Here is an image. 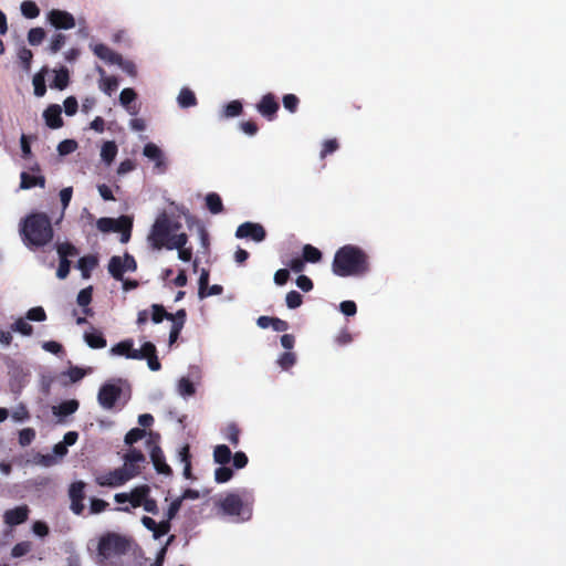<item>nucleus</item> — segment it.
<instances>
[{"label": "nucleus", "instance_id": "54", "mask_svg": "<svg viewBox=\"0 0 566 566\" xmlns=\"http://www.w3.org/2000/svg\"><path fill=\"white\" fill-rule=\"evenodd\" d=\"M118 82L115 77H105L101 82V90L108 96L117 88Z\"/></svg>", "mask_w": 566, "mask_h": 566}, {"label": "nucleus", "instance_id": "15", "mask_svg": "<svg viewBox=\"0 0 566 566\" xmlns=\"http://www.w3.org/2000/svg\"><path fill=\"white\" fill-rule=\"evenodd\" d=\"M29 509L27 505L17 506L8 510L3 514V521L10 526L19 525L27 521Z\"/></svg>", "mask_w": 566, "mask_h": 566}, {"label": "nucleus", "instance_id": "23", "mask_svg": "<svg viewBox=\"0 0 566 566\" xmlns=\"http://www.w3.org/2000/svg\"><path fill=\"white\" fill-rule=\"evenodd\" d=\"M91 49L96 56H98L99 59H102L106 62L115 63V62L119 61V55H117L115 52H113L105 44L92 43Z\"/></svg>", "mask_w": 566, "mask_h": 566}, {"label": "nucleus", "instance_id": "43", "mask_svg": "<svg viewBox=\"0 0 566 566\" xmlns=\"http://www.w3.org/2000/svg\"><path fill=\"white\" fill-rule=\"evenodd\" d=\"M25 318L32 322H44L46 319V314L42 306H36L27 312Z\"/></svg>", "mask_w": 566, "mask_h": 566}, {"label": "nucleus", "instance_id": "32", "mask_svg": "<svg viewBox=\"0 0 566 566\" xmlns=\"http://www.w3.org/2000/svg\"><path fill=\"white\" fill-rule=\"evenodd\" d=\"M13 332L20 333L23 336H31L33 327L28 323L27 318H18L11 326Z\"/></svg>", "mask_w": 566, "mask_h": 566}, {"label": "nucleus", "instance_id": "3", "mask_svg": "<svg viewBox=\"0 0 566 566\" xmlns=\"http://www.w3.org/2000/svg\"><path fill=\"white\" fill-rule=\"evenodd\" d=\"M21 235L29 248L48 244L53 238V229L49 217L44 213H34L27 217L21 226Z\"/></svg>", "mask_w": 566, "mask_h": 566}, {"label": "nucleus", "instance_id": "36", "mask_svg": "<svg viewBox=\"0 0 566 566\" xmlns=\"http://www.w3.org/2000/svg\"><path fill=\"white\" fill-rule=\"evenodd\" d=\"M206 203L210 212L212 213H219L222 210V201L219 195L217 193H209L206 197Z\"/></svg>", "mask_w": 566, "mask_h": 566}, {"label": "nucleus", "instance_id": "21", "mask_svg": "<svg viewBox=\"0 0 566 566\" xmlns=\"http://www.w3.org/2000/svg\"><path fill=\"white\" fill-rule=\"evenodd\" d=\"M256 108L261 115L271 117L279 109V104L272 94H266L262 97Z\"/></svg>", "mask_w": 566, "mask_h": 566}, {"label": "nucleus", "instance_id": "9", "mask_svg": "<svg viewBox=\"0 0 566 566\" xmlns=\"http://www.w3.org/2000/svg\"><path fill=\"white\" fill-rule=\"evenodd\" d=\"M46 21L57 30H71L75 27V18L65 10L52 9L46 13Z\"/></svg>", "mask_w": 566, "mask_h": 566}, {"label": "nucleus", "instance_id": "14", "mask_svg": "<svg viewBox=\"0 0 566 566\" xmlns=\"http://www.w3.org/2000/svg\"><path fill=\"white\" fill-rule=\"evenodd\" d=\"M140 522L146 530L151 532L155 539H159L164 535L168 534L171 527V524L168 523V521L163 520L160 522H156L149 516H143Z\"/></svg>", "mask_w": 566, "mask_h": 566}, {"label": "nucleus", "instance_id": "37", "mask_svg": "<svg viewBox=\"0 0 566 566\" xmlns=\"http://www.w3.org/2000/svg\"><path fill=\"white\" fill-rule=\"evenodd\" d=\"M60 259L67 260L69 256H76L78 254L76 248L67 242L60 243L56 247Z\"/></svg>", "mask_w": 566, "mask_h": 566}, {"label": "nucleus", "instance_id": "46", "mask_svg": "<svg viewBox=\"0 0 566 566\" xmlns=\"http://www.w3.org/2000/svg\"><path fill=\"white\" fill-rule=\"evenodd\" d=\"M181 504H182V501L180 497H176L175 500H172L167 509L164 521H168V523H170L171 520H174L176 517V515L178 514V512L181 507Z\"/></svg>", "mask_w": 566, "mask_h": 566}, {"label": "nucleus", "instance_id": "45", "mask_svg": "<svg viewBox=\"0 0 566 566\" xmlns=\"http://www.w3.org/2000/svg\"><path fill=\"white\" fill-rule=\"evenodd\" d=\"M85 483L77 481L71 484L69 495L71 500H83L84 499Z\"/></svg>", "mask_w": 566, "mask_h": 566}, {"label": "nucleus", "instance_id": "41", "mask_svg": "<svg viewBox=\"0 0 566 566\" xmlns=\"http://www.w3.org/2000/svg\"><path fill=\"white\" fill-rule=\"evenodd\" d=\"M276 361H277V365H279L282 369L286 370V369L291 368V367L295 364V361H296V356H295V354H294V353H292V352H286V353L281 354V355L277 357V360H276Z\"/></svg>", "mask_w": 566, "mask_h": 566}, {"label": "nucleus", "instance_id": "8", "mask_svg": "<svg viewBox=\"0 0 566 566\" xmlns=\"http://www.w3.org/2000/svg\"><path fill=\"white\" fill-rule=\"evenodd\" d=\"M145 462V457L136 449L129 450L124 457V464L120 468L127 481L137 476L140 473L142 464Z\"/></svg>", "mask_w": 566, "mask_h": 566}, {"label": "nucleus", "instance_id": "13", "mask_svg": "<svg viewBox=\"0 0 566 566\" xmlns=\"http://www.w3.org/2000/svg\"><path fill=\"white\" fill-rule=\"evenodd\" d=\"M95 481L98 485L108 488H118L127 482L120 468L98 474Z\"/></svg>", "mask_w": 566, "mask_h": 566}, {"label": "nucleus", "instance_id": "17", "mask_svg": "<svg viewBox=\"0 0 566 566\" xmlns=\"http://www.w3.org/2000/svg\"><path fill=\"white\" fill-rule=\"evenodd\" d=\"M77 438H78V434L77 432L75 431H69L64 434V438H63V441L62 442H59L56 443L54 447H53V455L54 458L56 459V461H59L60 459H62L63 457L66 455L67 453V447H71L73 444L76 443L77 441Z\"/></svg>", "mask_w": 566, "mask_h": 566}, {"label": "nucleus", "instance_id": "60", "mask_svg": "<svg viewBox=\"0 0 566 566\" xmlns=\"http://www.w3.org/2000/svg\"><path fill=\"white\" fill-rule=\"evenodd\" d=\"M34 461L36 464H39L41 467H45V468L52 467L57 463V461L53 454H38L34 458Z\"/></svg>", "mask_w": 566, "mask_h": 566}, {"label": "nucleus", "instance_id": "19", "mask_svg": "<svg viewBox=\"0 0 566 566\" xmlns=\"http://www.w3.org/2000/svg\"><path fill=\"white\" fill-rule=\"evenodd\" d=\"M78 409V401L75 399L66 400L52 407V412L59 419L73 415Z\"/></svg>", "mask_w": 566, "mask_h": 566}, {"label": "nucleus", "instance_id": "20", "mask_svg": "<svg viewBox=\"0 0 566 566\" xmlns=\"http://www.w3.org/2000/svg\"><path fill=\"white\" fill-rule=\"evenodd\" d=\"M140 352H143V354L145 353V358L147 359V365L150 370L158 371L161 368V365L156 356V347L153 343H144Z\"/></svg>", "mask_w": 566, "mask_h": 566}, {"label": "nucleus", "instance_id": "40", "mask_svg": "<svg viewBox=\"0 0 566 566\" xmlns=\"http://www.w3.org/2000/svg\"><path fill=\"white\" fill-rule=\"evenodd\" d=\"M178 458L181 463H184V476L186 479L190 478V461H189V447L184 446L179 452Z\"/></svg>", "mask_w": 566, "mask_h": 566}, {"label": "nucleus", "instance_id": "26", "mask_svg": "<svg viewBox=\"0 0 566 566\" xmlns=\"http://www.w3.org/2000/svg\"><path fill=\"white\" fill-rule=\"evenodd\" d=\"M117 151H118V148H117V145L115 144V142H113V140L105 142L101 148V159L107 166H109L114 161V159L117 155Z\"/></svg>", "mask_w": 566, "mask_h": 566}, {"label": "nucleus", "instance_id": "5", "mask_svg": "<svg viewBox=\"0 0 566 566\" xmlns=\"http://www.w3.org/2000/svg\"><path fill=\"white\" fill-rule=\"evenodd\" d=\"M252 503L253 500L249 494L229 493L218 502V506L224 515L232 516L237 521H248L252 515Z\"/></svg>", "mask_w": 566, "mask_h": 566}, {"label": "nucleus", "instance_id": "33", "mask_svg": "<svg viewBox=\"0 0 566 566\" xmlns=\"http://www.w3.org/2000/svg\"><path fill=\"white\" fill-rule=\"evenodd\" d=\"M69 84V71L64 67L55 71L53 86L57 90H64Z\"/></svg>", "mask_w": 566, "mask_h": 566}, {"label": "nucleus", "instance_id": "25", "mask_svg": "<svg viewBox=\"0 0 566 566\" xmlns=\"http://www.w3.org/2000/svg\"><path fill=\"white\" fill-rule=\"evenodd\" d=\"M177 394L187 399L196 394V387L187 377H181L176 384Z\"/></svg>", "mask_w": 566, "mask_h": 566}, {"label": "nucleus", "instance_id": "2", "mask_svg": "<svg viewBox=\"0 0 566 566\" xmlns=\"http://www.w3.org/2000/svg\"><path fill=\"white\" fill-rule=\"evenodd\" d=\"M368 270V256L359 247L346 244L335 252L332 263V271L335 275L340 277L360 276Z\"/></svg>", "mask_w": 566, "mask_h": 566}, {"label": "nucleus", "instance_id": "31", "mask_svg": "<svg viewBox=\"0 0 566 566\" xmlns=\"http://www.w3.org/2000/svg\"><path fill=\"white\" fill-rule=\"evenodd\" d=\"M303 259L305 262L317 263L322 259V253L317 248L305 244L303 247Z\"/></svg>", "mask_w": 566, "mask_h": 566}, {"label": "nucleus", "instance_id": "52", "mask_svg": "<svg viewBox=\"0 0 566 566\" xmlns=\"http://www.w3.org/2000/svg\"><path fill=\"white\" fill-rule=\"evenodd\" d=\"M145 434H146L145 430L139 429V428H133L126 433L124 441L126 444H133V443L137 442L138 440H140L142 438H144Z\"/></svg>", "mask_w": 566, "mask_h": 566}, {"label": "nucleus", "instance_id": "18", "mask_svg": "<svg viewBox=\"0 0 566 566\" xmlns=\"http://www.w3.org/2000/svg\"><path fill=\"white\" fill-rule=\"evenodd\" d=\"M150 459L158 473L166 475L170 474V467L166 463L164 453L159 447L155 446L151 448Z\"/></svg>", "mask_w": 566, "mask_h": 566}, {"label": "nucleus", "instance_id": "24", "mask_svg": "<svg viewBox=\"0 0 566 566\" xmlns=\"http://www.w3.org/2000/svg\"><path fill=\"white\" fill-rule=\"evenodd\" d=\"M20 182V189L28 190L35 186L43 188L45 186V179L43 176H31L27 172H22Z\"/></svg>", "mask_w": 566, "mask_h": 566}, {"label": "nucleus", "instance_id": "48", "mask_svg": "<svg viewBox=\"0 0 566 566\" xmlns=\"http://www.w3.org/2000/svg\"><path fill=\"white\" fill-rule=\"evenodd\" d=\"M35 438V431L32 428H24L19 432V443L22 447L29 446Z\"/></svg>", "mask_w": 566, "mask_h": 566}, {"label": "nucleus", "instance_id": "57", "mask_svg": "<svg viewBox=\"0 0 566 566\" xmlns=\"http://www.w3.org/2000/svg\"><path fill=\"white\" fill-rule=\"evenodd\" d=\"M63 107L67 116L75 115L78 108L77 99L74 96L66 97L63 103Z\"/></svg>", "mask_w": 566, "mask_h": 566}, {"label": "nucleus", "instance_id": "55", "mask_svg": "<svg viewBox=\"0 0 566 566\" xmlns=\"http://www.w3.org/2000/svg\"><path fill=\"white\" fill-rule=\"evenodd\" d=\"M32 548V544L30 542H21L13 546L11 555L13 557H21L28 554Z\"/></svg>", "mask_w": 566, "mask_h": 566}, {"label": "nucleus", "instance_id": "61", "mask_svg": "<svg viewBox=\"0 0 566 566\" xmlns=\"http://www.w3.org/2000/svg\"><path fill=\"white\" fill-rule=\"evenodd\" d=\"M136 98V93L133 88H124L119 94V102L123 106L128 107V105Z\"/></svg>", "mask_w": 566, "mask_h": 566}, {"label": "nucleus", "instance_id": "63", "mask_svg": "<svg viewBox=\"0 0 566 566\" xmlns=\"http://www.w3.org/2000/svg\"><path fill=\"white\" fill-rule=\"evenodd\" d=\"M108 503L101 499H92L90 503L91 514H98L107 507Z\"/></svg>", "mask_w": 566, "mask_h": 566}, {"label": "nucleus", "instance_id": "53", "mask_svg": "<svg viewBox=\"0 0 566 566\" xmlns=\"http://www.w3.org/2000/svg\"><path fill=\"white\" fill-rule=\"evenodd\" d=\"M32 83H33L35 96L42 97L45 94V92H46L43 75L35 74L33 76Z\"/></svg>", "mask_w": 566, "mask_h": 566}, {"label": "nucleus", "instance_id": "49", "mask_svg": "<svg viewBox=\"0 0 566 566\" xmlns=\"http://www.w3.org/2000/svg\"><path fill=\"white\" fill-rule=\"evenodd\" d=\"M209 283V272L205 269L201 270L200 276H199V290H198V296L199 298L207 297L206 290L208 289Z\"/></svg>", "mask_w": 566, "mask_h": 566}, {"label": "nucleus", "instance_id": "62", "mask_svg": "<svg viewBox=\"0 0 566 566\" xmlns=\"http://www.w3.org/2000/svg\"><path fill=\"white\" fill-rule=\"evenodd\" d=\"M338 148L336 139H327L322 145L321 158L326 157L328 154L334 153Z\"/></svg>", "mask_w": 566, "mask_h": 566}, {"label": "nucleus", "instance_id": "58", "mask_svg": "<svg viewBox=\"0 0 566 566\" xmlns=\"http://www.w3.org/2000/svg\"><path fill=\"white\" fill-rule=\"evenodd\" d=\"M77 304L82 307L88 306V304L92 301V287L88 286L86 289H83L77 294Z\"/></svg>", "mask_w": 566, "mask_h": 566}, {"label": "nucleus", "instance_id": "4", "mask_svg": "<svg viewBox=\"0 0 566 566\" xmlns=\"http://www.w3.org/2000/svg\"><path fill=\"white\" fill-rule=\"evenodd\" d=\"M129 547L125 537L117 534H106L98 541L97 563L101 565L114 564L117 558L124 555Z\"/></svg>", "mask_w": 566, "mask_h": 566}, {"label": "nucleus", "instance_id": "38", "mask_svg": "<svg viewBox=\"0 0 566 566\" xmlns=\"http://www.w3.org/2000/svg\"><path fill=\"white\" fill-rule=\"evenodd\" d=\"M242 112V105L239 101H232L223 107L222 117H235Z\"/></svg>", "mask_w": 566, "mask_h": 566}, {"label": "nucleus", "instance_id": "10", "mask_svg": "<svg viewBox=\"0 0 566 566\" xmlns=\"http://www.w3.org/2000/svg\"><path fill=\"white\" fill-rule=\"evenodd\" d=\"M120 395V388L115 384H105L101 387L97 400L104 409H112Z\"/></svg>", "mask_w": 566, "mask_h": 566}, {"label": "nucleus", "instance_id": "27", "mask_svg": "<svg viewBox=\"0 0 566 566\" xmlns=\"http://www.w3.org/2000/svg\"><path fill=\"white\" fill-rule=\"evenodd\" d=\"M143 154L148 159L154 160L157 167L164 164V156L161 149L153 143H148L144 146Z\"/></svg>", "mask_w": 566, "mask_h": 566}, {"label": "nucleus", "instance_id": "56", "mask_svg": "<svg viewBox=\"0 0 566 566\" xmlns=\"http://www.w3.org/2000/svg\"><path fill=\"white\" fill-rule=\"evenodd\" d=\"M32 56V52L27 48H21L18 51V59L23 64L25 71L30 70Z\"/></svg>", "mask_w": 566, "mask_h": 566}, {"label": "nucleus", "instance_id": "7", "mask_svg": "<svg viewBox=\"0 0 566 566\" xmlns=\"http://www.w3.org/2000/svg\"><path fill=\"white\" fill-rule=\"evenodd\" d=\"M137 268L135 259L125 254L123 256H113L108 263L109 274L119 281H123V275L127 272H134Z\"/></svg>", "mask_w": 566, "mask_h": 566}, {"label": "nucleus", "instance_id": "51", "mask_svg": "<svg viewBox=\"0 0 566 566\" xmlns=\"http://www.w3.org/2000/svg\"><path fill=\"white\" fill-rule=\"evenodd\" d=\"M232 470L227 467H220L214 471V480L218 483H226L232 478Z\"/></svg>", "mask_w": 566, "mask_h": 566}, {"label": "nucleus", "instance_id": "28", "mask_svg": "<svg viewBox=\"0 0 566 566\" xmlns=\"http://www.w3.org/2000/svg\"><path fill=\"white\" fill-rule=\"evenodd\" d=\"M97 260L94 256H83L77 262V269L82 272V276L90 277L91 271L96 266Z\"/></svg>", "mask_w": 566, "mask_h": 566}, {"label": "nucleus", "instance_id": "16", "mask_svg": "<svg viewBox=\"0 0 566 566\" xmlns=\"http://www.w3.org/2000/svg\"><path fill=\"white\" fill-rule=\"evenodd\" d=\"M62 108L57 104L50 105L43 112V118L45 124L53 129H57L63 126V119L61 117Z\"/></svg>", "mask_w": 566, "mask_h": 566}, {"label": "nucleus", "instance_id": "22", "mask_svg": "<svg viewBox=\"0 0 566 566\" xmlns=\"http://www.w3.org/2000/svg\"><path fill=\"white\" fill-rule=\"evenodd\" d=\"M84 340L88 347L94 349L104 348L106 346V339L103 334L94 327L84 333Z\"/></svg>", "mask_w": 566, "mask_h": 566}, {"label": "nucleus", "instance_id": "11", "mask_svg": "<svg viewBox=\"0 0 566 566\" xmlns=\"http://www.w3.org/2000/svg\"><path fill=\"white\" fill-rule=\"evenodd\" d=\"M235 237L239 239L251 238L255 242H261L265 238V230L259 223L244 222L238 227Z\"/></svg>", "mask_w": 566, "mask_h": 566}, {"label": "nucleus", "instance_id": "50", "mask_svg": "<svg viewBox=\"0 0 566 566\" xmlns=\"http://www.w3.org/2000/svg\"><path fill=\"white\" fill-rule=\"evenodd\" d=\"M285 302L289 308H297L302 304V295L296 291H290L286 294Z\"/></svg>", "mask_w": 566, "mask_h": 566}, {"label": "nucleus", "instance_id": "29", "mask_svg": "<svg viewBox=\"0 0 566 566\" xmlns=\"http://www.w3.org/2000/svg\"><path fill=\"white\" fill-rule=\"evenodd\" d=\"M178 105L182 108L191 107L197 104L196 96L189 88H182L177 97Z\"/></svg>", "mask_w": 566, "mask_h": 566}, {"label": "nucleus", "instance_id": "44", "mask_svg": "<svg viewBox=\"0 0 566 566\" xmlns=\"http://www.w3.org/2000/svg\"><path fill=\"white\" fill-rule=\"evenodd\" d=\"M45 38V32L42 28H32L28 32V42L31 45H39Z\"/></svg>", "mask_w": 566, "mask_h": 566}, {"label": "nucleus", "instance_id": "12", "mask_svg": "<svg viewBox=\"0 0 566 566\" xmlns=\"http://www.w3.org/2000/svg\"><path fill=\"white\" fill-rule=\"evenodd\" d=\"M132 339L123 340L111 348V354L116 356H124L128 359H145V353L139 349H135Z\"/></svg>", "mask_w": 566, "mask_h": 566}, {"label": "nucleus", "instance_id": "1", "mask_svg": "<svg viewBox=\"0 0 566 566\" xmlns=\"http://www.w3.org/2000/svg\"><path fill=\"white\" fill-rule=\"evenodd\" d=\"M181 223L166 212H160L147 235V241L153 249L174 250L185 247L188 242V235L180 232Z\"/></svg>", "mask_w": 566, "mask_h": 566}, {"label": "nucleus", "instance_id": "6", "mask_svg": "<svg viewBox=\"0 0 566 566\" xmlns=\"http://www.w3.org/2000/svg\"><path fill=\"white\" fill-rule=\"evenodd\" d=\"M150 489L148 485L143 484L134 488L129 492L116 493L114 500L116 503H128L129 505L118 507L117 511L129 513L130 509H136L143 505V501L149 495Z\"/></svg>", "mask_w": 566, "mask_h": 566}, {"label": "nucleus", "instance_id": "42", "mask_svg": "<svg viewBox=\"0 0 566 566\" xmlns=\"http://www.w3.org/2000/svg\"><path fill=\"white\" fill-rule=\"evenodd\" d=\"M77 148V143L74 139H64L57 145V153L60 156L72 154Z\"/></svg>", "mask_w": 566, "mask_h": 566}, {"label": "nucleus", "instance_id": "59", "mask_svg": "<svg viewBox=\"0 0 566 566\" xmlns=\"http://www.w3.org/2000/svg\"><path fill=\"white\" fill-rule=\"evenodd\" d=\"M118 221L112 218H99L96 222L97 229L102 232L113 231Z\"/></svg>", "mask_w": 566, "mask_h": 566}, {"label": "nucleus", "instance_id": "34", "mask_svg": "<svg viewBox=\"0 0 566 566\" xmlns=\"http://www.w3.org/2000/svg\"><path fill=\"white\" fill-rule=\"evenodd\" d=\"M20 9L21 13L28 19H34L40 14V10L33 1H23Z\"/></svg>", "mask_w": 566, "mask_h": 566}, {"label": "nucleus", "instance_id": "35", "mask_svg": "<svg viewBox=\"0 0 566 566\" xmlns=\"http://www.w3.org/2000/svg\"><path fill=\"white\" fill-rule=\"evenodd\" d=\"M11 418L15 422H24L30 418V413L25 405L19 403L11 412Z\"/></svg>", "mask_w": 566, "mask_h": 566}, {"label": "nucleus", "instance_id": "64", "mask_svg": "<svg viewBox=\"0 0 566 566\" xmlns=\"http://www.w3.org/2000/svg\"><path fill=\"white\" fill-rule=\"evenodd\" d=\"M340 312L346 316H354L357 312L355 302L344 301L339 304Z\"/></svg>", "mask_w": 566, "mask_h": 566}, {"label": "nucleus", "instance_id": "39", "mask_svg": "<svg viewBox=\"0 0 566 566\" xmlns=\"http://www.w3.org/2000/svg\"><path fill=\"white\" fill-rule=\"evenodd\" d=\"M66 42V36L63 33H54L49 43V50L55 54L59 52Z\"/></svg>", "mask_w": 566, "mask_h": 566}, {"label": "nucleus", "instance_id": "47", "mask_svg": "<svg viewBox=\"0 0 566 566\" xmlns=\"http://www.w3.org/2000/svg\"><path fill=\"white\" fill-rule=\"evenodd\" d=\"M151 310H153L151 319L156 324L160 323L164 318H167V319L172 318V314L167 313L161 305L154 304L151 306Z\"/></svg>", "mask_w": 566, "mask_h": 566}, {"label": "nucleus", "instance_id": "30", "mask_svg": "<svg viewBox=\"0 0 566 566\" xmlns=\"http://www.w3.org/2000/svg\"><path fill=\"white\" fill-rule=\"evenodd\" d=\"M231 459V450L226 444H219L213 450V460L221 465L227 464Z\"/></svg>", "mask_w": 566, "mask_h": 566}]
</instances>
